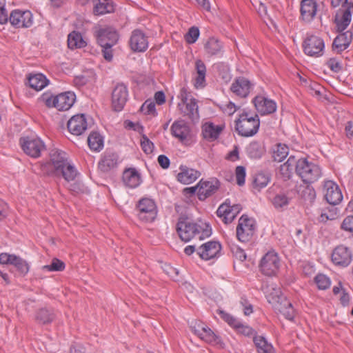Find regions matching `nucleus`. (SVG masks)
Wrapping results in <instances>:
<instances>
[{
	"instance_id": "7",
	"label": "nucleus",
	"mask_w": 353,
	"mask_h": 353,
	"mask_svg": "<svg viewBox=\"0 0 353 353\" xmlns=\"http://www.w3.org/2000/svg\"><path fill=\"white\" fill-rule=\"evenodd\" d=\"M139 219L144 222L153 221L157 214V208L155 202L149 198L140 199L137 205Z\"/></svg>"
},
{
	"instance_id": "51",
	"label": "nucleus",
	"mask_w": 353,
	"mask_h": 353,
	"mask_svg": "<svg viewBox=\"0 0 353 353\" xmlns=\"http://www.w3.org/2000/svg\"><path fill=\"white\" fill-rule=\"evenodd\" d=\"M141 147L143 151L147 154H152L154 148V143L148 139L145 134H143L141 136Z\"/></svg>"
},
{
	"instance_id": "55",
	"label": "nucleus",
	"mask_w": 353,
	"mask_h": 353,
	"mask_svg": "<svg viewBox=\"0 0 353 353\" xmlns=\"http://www.w3.org/2000/svg\"><path fill=\"white\" fill-rule=\"evenodd\" d=\"M140 111L145 114H156L155 103L150 100H146L141 106Z\"/></svg>"
},
{
	"instance_id": "22",
	"label": "nucleus",
	"mask_w": 353,
	"mask_h": 353,
	"mask_svg": "<svg viewBox=\"0 0 353 353\" xmlns=\"http://www.w3.org/2000/svg\"><path fill=\"white\" fill-rule=\"evenodd\" d=\"M221 250V245L219 242L210 241L199 246L197 254L202 259L208 261L216 257Z\"/></svg>"
},
{
	"instance_id": "2",
	"label": "nucleus",
	"mask_w": 353,
	"mask_h": 353,
	"mask_svg": "<svg viewBox=\"0 0 353 353\" xmlns=\"http://www.w3.org/2000/svg\"><path fill=\"white\" fill-rule=\"evenodd\" d=\"M176 230L179 238L185 242L195 237L202 240L212 234V229L208 223L202 221L194 222L187 216L179 218Z\"/></svg>"
},
{
	"instance_id": "31",
	"label": "nucleus",
	"mask_w": 353,
	"mask_h": 353,
	"mask_svg": "<svg viewBox=\"0 0 353 353\" xmlns=\"http://www.w3.org/2000/svg\"><path fill=\"white\" fill-rule=\"evenodd\" d=\"M76 96L72 92H65L55 96L57 109L60 111L69 110L74 104Z\"/></svg>"
},
{
	"instance_id": "19",
	"label": "nucleus",
	"mask_w": 353,
	"mask_h": 353,
	"mask_svg": "<svg viewBox=\"0 0 353 353\" xmlns=\"http://www.w3.org/2000/svg\"><path fill=\"white\" fill-rule=\"evenodd\" d=\"M220 186L221 183L216 178L210 179L209 181L201 179L199 182V191L197 192L199 199L204 201L212 196L217 192Z\"/></svg>"
},
{
	"instance_id": "50",
	"label": "nucleus",
	"mask_w": 353,
	"mask_h": 353,
	"mask_svg": "<svg viewBox=\"0 0 353 353\" xmlns=\"http://www.w3.org/2000/svg\"><path fill=\"white\" fill-rule=\"evenodd\" d=\"M65 268V263L57 258H54L50 265L43 266V270L50 272H61L63 271Z\"/></svg>"
},
{
	"instance_id": "1",
	"label": "nucleus",
	"mask_w": 353,
	"mask_h": 353,
	"mask_svg": "<svg viewBox=\"0 0 353 353\" xmlns=\"http://www.w3.org/2000/svg\"><path fill=\"white\" fill-rule=\"evenodd\" d=\"M42 171L48 175L61 176L68 182L74 181L78 174L74 167L68 162L66 154L57 149L51 151L50 161L42 165Z\"/></svg>"
},
{
	"instance_id": "12",
	"label": "nucleus",
	"mask_w": 353,
	"mask_h": 353,
	"mask_svg": "<svg viewBox=\"0 0 353 353\" xmlns=\"http://www.w3.org/2000/svg\"><path fill=\"white\" fill-rule=\"evenodd\" d=\"M304 52L310 57H320L323 55L325 47L323 40L315 35L307 37L303 43Z\"/></svg>"
},
{
	"instance_id": "20",
	"label": "nucleus",
	"mask_w": 353,
	"mask_h": 353,
	"mask_svg": "<svg viewBox=\"0 0 353 353\" xmlns=\"http://www.w3.org/2000/svg\"><path fill=\"white\" fill-rule=\"evenodd\" d=\"M252 86V83L247 78L239 77L232 83L230 90L241 98H246L249 95Z\"/></svg>"
},
{
	"instance_id": "57",
	"label": "nucleus",
	"mask_w": 353,
	"mask_h": 353,
	"mask_svg": "<svg viewBox=\"0 0 353 353\" xmlns=\"http://www.w3.org/2000/svg\"><path fill=\"white\" fill-rule=\"evenodd\" d=\"M327 66L334 72L339 73L342 70L341 62L335 58H330L326 62Z\"/></svg>"
},
{
	"instance_id": "6",
	"label": "nucleus",
	"mask_w": 353,
	"mask_h": 353,
	"mask_svg": "<svg viewBox=\"0 0 353 353\" xmlns=\"http://www.w3.org/2000/svg\"><path fill=\"white\" fill-rule=\"evenodd\" d=\"M189 97L186 89L181 88L179 94L181 101L178 103V108L183 116L188 117L192 121L195 122L199 119L197 101Z\"/></svg>"
},
{
	"instance_id": "30",
	"label": "nucleus",
	"mask_w": 353,
	"mask_h": 353,
	"mask_svg": "<svg viewBox=\"0 0 353 353\" xmlns=\"http://www.w3.org/2000/svg\"><path fill=\"white\" fill-rule=\"evenodd\" d=\"M194 332L201 339L208 343L217 345L221 343V338L208 326L199 325L198 328L194 329Z\"/></svg>"
},
{
	"instance_id": "62",
	"label": "nucleus",
	"mask_w": 353,
	"mask_h": 353,
	"mask_svg": "<svg viewBox=\"0 0 353 353\" xmlns=\"http://www.w3.org/2000/svg\"><path fill=\"white\" fill-rule=\"evenodd\" d=\"M240 303L243 307V313L245 315L248 316L253 312V307L252 304L249 303L245 298L241 297Z\"/></svg>"
},
{
	"instance_id": "40",
	"label": "nucleus",
	"mask_w": 353,
	"mask_h": 353,
	"mask_svg": "<svg viewBox=\"0 0 353 353\" xmlns=\"http://www.w3.org/2000/svg\"><path fill=\"white\" fill-rule=\"evenodd\" d=\"M48 82L49 81L46 76L40 73L30 75L28 77V84L30 87L37 91L44 88L48 85Z\"/></svg>"
},
{
	"instance_id": "56",
	"label": "nucleus",
	"mask_w": 353,
	"mask_h": 353,
	"mask_svg": "<svg viewBox=\"0 0 353 353\" xmlns=\"http://www.w3.org/2000/svg\"><path fill=\"white\" fill-rule=\"evenodd\" d=\"M220 314L221 317L234 330L239 327V325L241 323V321L239 319H236L233 316L223 311H221Z\"/></svg>"
},
{
	"instance_id": "18",
	"label": "nucleus",
	"mask_w": 353,
	"mask_h": 353,
	"mask_svg": "<svg viewBox=\"0 0 353 353\" xmlns=\"http://www.w3.org/2000/svg\"><path fill=\"white\" fill-rule=\"evenodd\" d=\"M0 263L12 265L22 276L27 274L30 269L26 261L18 256L6 252L0 254Z\"/></svg>"
},
{
	"instance_id": "64",
	"label": "nucleus",
	"mask_w": 353,
	"mask_h": 353,
	"mask_svg": "<svg viewBox=\"0 0 353 353\" xmlns=\"http://www.w3.org/2000/svg\"><path fill=\"white\" fill-rule=\"evenodd\" d=\"M102 48V53L104 59L108 61L112 59L113 54L112 50V46H100Z\"/></svg>"
},
{
	"instance_id": "59",
	"label": "nucleus",
	"mask_w": 353,
	"mask_h": 353,
	"mask_svg": "<svg viewBox=\"0 0 353 353\" xmlns=\"http://www.w3.org/2000/svg\"><path fill=\"white\" fill-rule=\"evenodd\" d=\"M41 100L49 108L54 107L57 108V103L55 102V96L49 93H44L41 97Z\"/></svg>"
},
{
	"instance_id": "53",
	"label": "nucleus",
	"mask_w": 353,
	"mask_h": 353,
	"mask_svg": "<svg viewBox=\"0 0 353 353\" xmlns=\"http://www.w3.org/2000/svg\"><path fill=\"white\" fill-rule=\"evenodd\" d=\"M199 37V30L197 27H191L185 36V41L188 43L192 44L196 41Z\"/></svg>"
},
{
	"instance_id": "47",
	"label": "nucleus",
	"mask_w": 353,
	"mask_h": 353,
	"mask_svg": "<svg viewBox=\"0 0 353 353\" xmlns=\"http://www.w3.org/2000/svg\"><path fill=\"white\" fill-rule=\"evenodd\" d=\"M338 210L334 206L325 208L321 210L318 218L319 222L325 223L328 220H334L337 217Z\"/></svg>"
},
{
	"instance_id": "38",
	"label": "nucleus",
	"mask_w": 353,
	"mask_h": 353,
	"mask_svg": "<svg viewBox=\"0 0 353 353\" xmlns=\"http://www.w3.org/2000/svg\"><path fill=\"white\" fill-rule=\"evenodd\" d=\"M87 45L81 34L77 31H72L68 36V46L71 50L83 48Z\"/></svg>"
},
{
	"instance_id": "60",
	"label": "nucleus",
	"mask_w": 353,
	"mask_h": 353,
	"mask_svg": "<svg viewBox=\"0 0 353 353\" xmlns=\"http://www.w3.org/2000/svg\"><path fill=\"white\" fill-rule=\"evenodd\" d=\"M239 333L245 336H250L254 333V330L248 325L243 324L241 322L239 323V327L235 329Z\"/></svg>"
},
{
	"instance_id": "32",
	"label": "nucleus",
	"mask_w": 353,
	"mask_h": 353,
	"mask_svg": "<svg viewBox=\"0 0 353 353\" xmlns=\"http://www.w3.org/2000/svg\"><path fill=\"white\" fill-rule=\"evenodd\" d=\"M93 14L96 16L103 15L114 12L112 0H92Z\"/></svg>"
},
{
	"instance_id": "13",
	"label": "nucleus",
	"mask_w": 353,
	"mask_h": 353,
	"mask_svg": "<svg viewBox=\"0 0 353 353\" xmlns=\"http://www.w3.org/2000/svg\"><path fill=\"white\" fill-rule=\"evenodd\" d=\"M331 259L335 265L345 268L351 263L352 261V254L349 248L343 245H340L333 250Z\"/></svg>"
},
{
	"instance_id": "41",
	"label": "nucleus",
	"mask_w": 353,
	"mask_h": 353,
	"mask_svg": "<svg viewBox=\"0 0 353 353\" xmlns=\"http://www.w3.org/2000/svg\"><path fill=\"white\" fill-rule=\"evenodd\" d=\"M265 152L263 143L259 141L251 142L247 148L248 155L252 159H260Z\"/></svg>"
},
{
	"instance_id": "42",
	"label": "nucleus",
	"mask_w": 353,
	"mask_h": 353,
	"mask_svg": "<svg viewBox=\"0 0 353 353\" xmlns=\"http://www.w3.org/2000/svg\"><path fill=\"white\" fill-rule=\"evenodd\" d=\"M253 341L257 348L259 353H275L274 348L271 343H268L265 337L255 336Z\"/></svg>"
},
{
	"instance_id": "24",
	"label": "nucleus",
	"mask_w": 353,
	"mask_h": 353,
	"mask_svg": "<svg viewBox=\"0 0 353 353\" xmlns=\"http://www.w3.org/2000/svg\"><path fill=\"white\" fill-rule=\"evenodd\" d=\"M252 102L257 112L261 115L270 114L276 110V104L274 101L263 96L255 97Z\"/></svg>"
},
{
	"instance_id": "5",
	"label": "nucleus",
	"mask_w": 353,
	"mask_h": 353,
	"mask_svg": "<svg viewBox=\"0 0 353 353\" xmlns=\"http://www.w3.org/2000/svg\"><path fill=\"white\" fill-rule=\"evenodd\" d=\"M296 173L305 183H314L321 176V170L319 166L309 162L305 158L298 159Z\"/></svg>"
},
{
	"instance_id": "61",
	"label": "nucleus",
	"mask_w": 353,
	"mask_h": 353,
	"mask_svg": "<svg viewBox=\"0 0 353 353\" xmlns=\"http://www.w3.org/2000/svg\"><path fill=\"white\" fill-rule=\"evenodd\" d=\"M85 188L84 185L79 181L70 184L69 187V190L74 194L83 193L85 192Z\"/></svg>"
},
{
	"instance_id": "17",
	"label": "nucleus",
	"mask_w": 353,
	"mask_h": 353,
	"mask_svg": "<svg viewBox=\"0 0 353 353\" xmlns=\"http://www.w3.org/2000/svg\"><path fill=\"white\" fill-rule=\"evenodd\" d=\"M324 197L327 202L334 206L343 200V194L339 185L332 181H327L323 185Z\"/></svg>"
},
{
	"instance_id": "33",
	"label": "nucleus",
	"mask_w": 353,
	"mask_h": 353,
	"mask_svg": "<svg viewBox=\"0 0 353 353\" xmlns=\"http://www.w3.org/2000/svg\"><path fill=\"white\" fill-rule=\"evenodd\" d=\"M223 43L214 37H210L204 45V50L208 57H221L223 52Z\"/></svg>"
},
{
	"instance_id": "3",
	"label": "nucleus",
	"mask_w": 353,
	"mask_h": 353,
	"mask_svg": "<svg viewBox=\"0 0 353 353\" xmlns=\"http://www.w3.org/2000/svg\"><path fill=\"white\" fill-rule=\"evenodd\" d=\"M259 126V117L256 113L243 111L235 121V130L241 137L254 136L258 132Z\"/></svg>"
},
{
	"instance_id": "37",
	"label": "nucleus",
	"mask_w": 353,
	"mask_h": 353,
	"mask_svg": "<svg viewBox=\"0 0 353 353\" xmlns=\"http://www.w3.org/2000/svg\"><path fill=\"white\" fill-rule=\"evenodd\" d=\"M55 319V314L52 309L43 307L39 309L35 314L36 321L42 325L51 323Z\"/></svg>"
},
{
	"instance_id": "9",
	"label": "nucleus",
	"mask_w": 353,
	"mask_h": 353,
	"mask_svg": "<svg viewBox=\"0 0 353 353\" xmlns=\"http://www.w3.org/2000/svg\"><path fill=\"white\" fill-rule=\"evenodd\" d=\"M279 266L280 260L274 251L268 252L261 259L259 265L261 272L268 276H275Z\"/></svg>"
},
{
	"instance_id": "45",
	"label": "nucleus",
	"mask_w": 353,
	"mask_h": 353,
	"mask_svg": "<svg viewBox=\"0 0 353 353\" xmlns=\"http://www.w3.org/2000/svg\"><path fill=\"white\" fill-rule=\"evenodd\" d=\"M88 143L91 150L99 151L103 146V140L99 133L93 132L88 137Z\"/></svg>"
},
{
	"instance_id": "15",
	"label": "nucleus",
	"mask_w": 353,
	"mask_h": 353,
	"mask_svg": "<svg viewBox=\"0 0 353 353\" xmlns=\"http://www.w3.org/2000/svg\"><path fill=\"white\" fill-rule=\"evenodd\" d=\"M128 97L127 86L123 83H118L112 92V106L114 111L122 110Z\"/></svg>"
},
{
	"instance_id": "36",
	"label": "nucleus",
	"mask_w": 353,
	"mask_h": 353,
	"mask_svg": "<svg viewBox=\"0 0 353 353\" xmlns=\"http://www.w3.org/2000/svg\"><path fill=\"white\" fill-rule=\"evenodd\" d=\"M223 129V127L221 125H215L212 122H208L202 126V134L204 139L214 141L219 137Z\"/></svg>"
},
{
	"instance_id": "52",
	"label": "nucleus",
	"mask_w": 353,
	"mask_h": 353,
	"mask_svg": "<svg viewBox=\"0 0 353 353\" xmlns=\"http://www.w3.org/2000/svg\"><path fill=\"white\" fill-rule=\"evenodd\" d=\"M315 282L319 289L326 290L330 285V279L324 274H319L315 277Z\"/></svg>"
},
{
	"instance_id": "49",
	"label": "nucleus",
	"mask_w": 353,
	"mask_h": 353,
	"mask_svg": "<svg viewBox=\"0 0 353 353\" xmlns=\"http://www.w3.org/2000/svg\"><path fill=\"white\" fill-rule=\"evenodd\" d=\"M230 250L236 259L243 261L246 259V254L243 249L233 243L228 242Z\"/></svg>"
},
{
	"instance_id": "8",
	"label": "nucleus",
	"mask_w": 353,
	"mask_h": 353,
	"mask_svg": "<svg viewBox=\"0 0 353 353\" xmlns=\"http://www.w3.org/2000/svg\"><path fill=\"white\" fill-rule=\"evenodd\" d=\"M19 142L23 151L32 158L39 157L46 150L44 143L38 137H21Z\"/></svg>"
},
{
	"instance_id": "34",
	"label": "nucleus",
	"mask_w": 353,
	"mask_h": 353,
	"mask_svg": "<svg viewBox=\"0 0 353 353\" xmlns=\"http://www.w3.org/2000/svg\"><path fill=\"white\" fill-rule=\"evenodd\" d=\"M123 181L126 186L135 188L141 183L140 174L135 168L125 169L123 173Z\"/></svg>"
},
{
	"instance_id": "14",
	"label": "nucleus",
	"mask_w": 353,
	"mask_h": 353,
	"mask_svg": "<svg viewBox=\"0 0 353 353\" xmlns=\"http://www.w3.org/2000/svg\"><path fill=\"white\" fill-rule=\"evenodd\" d=\"M242 207L240 204L231 205L230 202L227 199L225 203H222L216 210V214L222 219V221L228 224L232 222L236 216L240 213Z\"/></svg>"
},
{
	"instance_id": "48",
	"label": "nucleus",
	"mask_w": 353,
	"mask_h": 353,
	"mask_svg": "<svg viewBox=\"0 0 353 353\" xmlns=\"http://www.w3.org/2000/svg\"><path fill=\"white\" fill-rule=\"evenodd\" d=\"M290 198H288L285 194L280 193L275 195L272 199V205L276 209H281L290 203Z\"/></svg>"
},
{
	"instance_id": "21",
	"label": "nucleus",
	"mask_w": 353,
	"mask_h": 353,
	"mask_svg": "<svg viewBox=\"0 0 353 353\" xmlns=\"http://www.w3.org/2000/svg\"><path fill=\"white\" fill-rule=\"evenodd\" d=\"M130 46L134 52H145L148 48V37L139 30H134L130 39Z\"/></svg>"
},
{
	"instance_id": "4",
	"label": "nucleus",
	"mask_w": 353,
	"mask_h": 353,
	"mask_svg": "<svg viewBox=\"0 0 353 353\" xmlns=\"http://www.w3.org/2000/svg\"><path fill=\"white\" fill-rule=\"evenodd\" d=\"M273 292L267 293V298L270 303L272 304L274 309L283 314L285 319L293 320L294 317V310L291 302L283 296L279 288H272Z\"/></svg>"
},
{
	"instance_id": "23",
	"label": "nucleus",
	"mask_w": 353,
	"mask_h": 353,
	"mask_svg": "<svg viewBox=\"0 0 353 353\" xmlns=\"http://www.w3.org/2000/svg\"><path fill=\"white\" fill-rule=\"evenodd\" d=\"M317 12V3L315 0H302L300 3V19L305 23L311 22Z\"/></svg>"
},
{
	"instance_id": "54",
	"label": "nucleus",
	"mask_w": 353,
	"mask_h": 353,
	"mask_svg": "<svg viewBox=\"0 0 353 353\" xmlns=\"http://www.w3.org/2000/svg\"><path fill=\"white\" fill-rule=\"evenodd\" d=\"M341 229L353 237V215L346 216L341 224Z\"/></svg>"
},
{
	"instance_id": "25",
	"label": "nucleus",
	"mask_w": 353,
	"mask_h": 353,
	"mask_svg": "<svg viewBox=\"0 0 353 353\" xmlns=\"http://www.w3.org/2000/svg\"><path fill=\"white\" fill-rule=\"evenodd\" d=\"M339 34L333 41L332 45V51L341 54L346 50L352 43L353 39V34L351 31L339 32Z\"/></svg>"
},
{
	"instance_id": "28",
	"label": "nucleus",
	"mask_w": 353,
	"mask_h": 353,
	"mask_svg": "<svg viewBox=\"0 0 353 353\" xmlns=\"http://www.w3.org/2000/svg\"><path fill=\"white\" fill-rule=\"evenodd\" d=\"M119 157L114 152H105L98 163L99 170L103 172H108L117 167Z\"/></svg>"
},
{
	"instance_id": "27",
	"label": "nucleus",
	"mask_w": 353,
	"mask_h": 353,
	"mask_svg": "<svg viewBox=\"0 0 353 353\" xmlns=\"http://www.w3.org/2000/svg\"><path fill=\"white\" fill-rule=\"evenodd\" d=\"M173 137L184 142L190 138V128L183 120L174 121L170 128Z\"/></svg>"
},
{
	"instance_id": "58",
	"label": "nucleus",
	"mask_w": 353,
	"mask_h": 353,
	"mask_svg": "<svg viewBox=\"0 0 353 353\" xmlns=\"http://www.w3.org/2000/svg\"><path fill=\"white\" fill-rule=\"evenodd\" d=\"M235 175L237 184L240 186L244 185L245 179V168L241 165L237 166L235 170Z\"/></svg>"
},
{
	"instance_id": "46",
	"label": "nucleus",
	"mask_w": 353,
	"mask_h": 353,
	"mask_svg": "<svg viewBox=\"0 0 353 353\" xmlns=\"http://www.w3.org/2000/svg\"><path fill=\"white\" fill-rule=\"evenodd\" d=\"M270 181V175L268 173L259 172L255 174L253 179V188L257 190L267 186Z\"/></svg>"
},
{
	"instance_id": "10",
	"label": "nucleus",
	"mask_w": 353,
	"mask_h": 353,
	"mask_svg": "<svg viewBox=\"0 0 353 353\" xmlns=\"http://www.w3.org/2000/svg\"><path fill=\"white\" fill-rule=\"evenodd\" d=\"M254 221L245 214L242 215L236 227V235L238 240L243 243L248 242L254 235Z\"/></svg>"
},
{
	"instance_id": "39",
	"label": "nucleus",
	"mask_w": 353,
	"mask_h": 353,
	"mask_svg": "<svg viewBox=\"0 0 353 353\" xmlns=\"http://www.w3.org/2000/svg\"><path fill=\"white\" fill-rule=\"evenodd\" d=\"M195 68L196 70V77L195 78L194 85L196 88H203L205 86L206 67L203 61L198 59L195 62Z\"/></svg>"
},
{
	"instance_id": "11",
	"label": "nucleus",
	"mask_w": 353,
	"mask_h": 353,
	"mask_svg": "<svg viewBox=\"0 0 353 353\" xmlns=\"http://www.w3.org/2000/svg\"><path fill=\"white\" fill-rule=\"evenodd\" d=\"M9 21L17 28H29L32 25V14L29 10H14L9 15Z\"/></svg>"
},
{
	"instance_id": "44",
	"label": "nucleus",
	"mask_w": 353,
	"mask_h": 353,
	"mask_svg": "<svg viewBox=\"0 0 353 353\" xmlns=\"http://www.w3.org/2000/svg\"><path fill=\"white\" fill-rule=\"evenodd\" d=\"M288 154V148L285 144L278 143L272 148V157L274 161L281 162Z\"/></svg>"
},
{
	"instance_id": "29",
	"label": "nucleus",
	"mask_w": 353,
	"mask_h": 353,
	"mask_svg": "<svg viewBox=\"0 0 353 353\" xmlns=\"http://www.w3.org/2000/svg\"><path fill=\"white\" fill-rule=\"evenodd\" d=\"M176 176L178 181L183 184H190L201 176V172L195 169L181 165Z\"/></svg>"
},
{
	"instance_id": "35",
	"label": "nucleus",
	"mask_w": 353,
	"mask_h": 353,
	"mask_svg": "<svg viewBox=\"0 0 353 353\" xmlns=\"http://www.w3.org/2000/svg\"><path fill=\"white\" fill-rule=\"evenodd\" d=\"M352 20V14L350 8L340 10L336 15L335 23L337 31L343 32L350 25Z\"/></svg>"
},
{
	"instance_id": "26",
	"label": "nucleus",
	"mask_w": 353,
	"mask_h": 353,
	"mask_svg": "<svg viewBox=\"0 0 353 353\" xmlns=\"http://www.w3.org/2000/svg\"><path fill=\"white\" fill-rule=\"evenodd\" d=\"M87 126L86 119L83 114L72 117L67 123L69 132L76 136L82 134L87 129Z\"/></svg>"
},
{
	"instance_id": "63",
	"label": "nucleus",
	"mask_w": 353,
	"mask_h": 353,
	"mask_svg": "<svg viewBox=\"0 0 353 353\" xmlns=\"http://www.w3.org/2000/svg\"><path fill=\"white\" fill-rule=\"evenodd\" d=\"M9 21L8 12L4 4L0 3V24H5Z\"/></svg>"
},
{
	"instance_id": "43",
	"label": "nucleus",
	"mask_w": 353,
	"mask_h": 353,
	"mask_svg": "<svg viewBox=\"0 0 353 353\" xmlns=\"http://www.w3.org/2000/svg\"><path fill=\"white\" fill-rule=\"evenodd\" d=\"M296 159L294 156H290L288 161L280 166V172L285 178L290 179L294 168H296Z\"/></svg>"
},
{
	"instance_id": "16",
	"label": "nucleus",
	"mask_w": 353,
	"mask_h": 353,
	"mask_svg": "<svg viewBox=\"0 0 353 353\" xmlns=\"http://www.w3.org/2000/svg\"><path fill=\"white\" fill-rule=\"evenodd\" d=\"M97 43L100 46H114L119 40L117 30L110 26L100 28L95 32Z\"/></svg>"
}]
</instances>
